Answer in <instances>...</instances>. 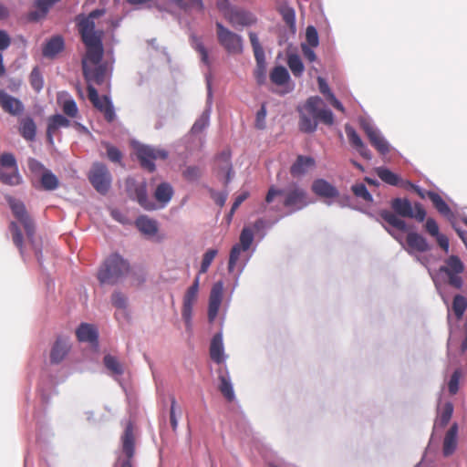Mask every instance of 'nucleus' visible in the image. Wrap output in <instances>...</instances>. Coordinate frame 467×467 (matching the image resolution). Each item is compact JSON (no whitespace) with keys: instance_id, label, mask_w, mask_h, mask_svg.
<instances>
[{"instance_id":"25","label":"nucleus","mask_w":467,"mask_h":467,"mask_svg":"<svg viewBox=\"0 0 467 467\" xmlns=\"http://www.w3.org/2000/svg\"><path fill=\"white\" fill-rule=\"evenodd\" d=\"M314 158L309 156L298 155L296 161L290 167V173L293 177H300L306 174L309 169L315 167Z\"/></svg>"},{"instance_id":"49","label":"nucleus","mask_w":467,"mask_h":467,"mask_svg":"<svg viewBox=\"0 0 467 467\" xmlns=\"http://www.w3.org/2000/svg\"><path fill=\"white\" fill-rule=\"evenodd\" d=\"M287 65L295 77H301L304 72V65L296 54H290L287 57Z\"/></svg>"},{"instance_id":"9","label":"nucleus","mask_w":467,"mask_h":467,"mask_svg":"<svg viewBox=\"0 0 467 467\" xmlns=\"http://www.w3.org/2000/svg\"><path fill=\"white\" fill-rule=\"evenodd\" d=\"M88 178L98 192L106 194L109 192L111 185V174L105 164L95 162Z\"/></svg>"},{"instance_id":"13","label":"nucleus","mask_w":467,"mask_h":467,"mask_svg":"<svg viewBox=\"0 0 467 467\" xmlns=\"http://www.w3.org/2000/svg\"><path fill=\"white\" fill-rule=\"evenodd\" d=\"M126 188L129 195L135 199L144 209L152 211L157 208L154 202L148 196L147 184L145 182L137 183L134 179L129 178L126 181Z\"/></svg>"},{"instance_id":"44","label":"nucleus","mask_w":467,"mask_h":467,"mask_svg":"<svg viewBox=\"0 0 467 467\" xmlns=\"http://www.w3.org/2000/svg\"><path fill=\"white\" fill-rule=\"evenodd\" d=\"M466 308H467V298L460 294L454 296L452 304H451V311L455 315L457 320H460L462 318Z\"/></svg>"},{"instance_id":"53","label":"nucleus","mask_w":467,"mask_h":467,"mask_svg":"<svg viewBox=\"0 0 467 467\" xmlns=\"http://www.w3.org/2000/svg\"><path fill=\"white\" fill-rule=\"evenodd\" d=\"M254 241L253 230L249 227H244L239 237V244L244 251H247Z\"/></svg>"},{"instance_id":"3","label":"nucleus","mask_w":467,"mask_h":467,"mask_svg":"<svg viewBox=\"0 0 467 467\" xmlns=\"http://www.w3.org/2000/svg\"><path fill=\"white\" fill-rule=\"evenodd\" d=\"M105 13V9H95L87 16L79 15L76 17L78 30L81 36L82 42L102 39L103 32L101 30H95L94 20L102 16Z\"/></svg>"},{"instance_id":"6","label":"nucleus","mask_w":467,"mask_h":467,"mask_svg":"<svg viewBox=\"0 0 467 467\" xmlns=\"http://www.w3.org/2000/svg\"><path fill=\"white\" fill-rule=\"evenodd\" d=\"M465 269L464 264L457 255H450L444 265L439 269L441 274L445 275L448 284L455 289H462L463 279L462 274Z\"/></svg>"},{"instance_id":"20","label":"nucleus","mask_w":467,"mask_h":467,"mask_svg":"<svg viewBox=\"0 0 467 467\" xmlns=\"http://www.w3.org/2000/svg\"><path fill=\"white\" fill-rule=\"evenodd\" d=\"M70 120L61 114H55L47 119V140L50 145L54 144V136L57 135L61 128H68Z\"/></svg>"},{"instance_id":"33","label":"nucleus","mask_w":467,"mask_h":467,"mask_svg":"<svg viewBox=\"0 0 467 467\" xmlns=\"http://www.w3.org/2000/svg\"><path fill=\"white\" fill-rule=\"evenodd\" d=\"M136 227L144 234L153 236L158 232V223L155 220L145 215L137 218L135 222Z\"/></svg>"},{"instance_id":"5","label":"nucleus","mask_w":467,"mask_h":467,"mask_svg":"<svg viewBox=\"0 0 467 467\" xmlns=\"http://www.w3.org/2000/svg\"><path fill=\"white\" fill-rule=\"evenodd\" d=\"M135 455V435L133 425L129 422L121 436V453L118 456L115 467H133Z\"/></svg>"},{"instance_id":"42","label":"nucleus","mask_w":467,"mask_h":467,"mask_svg":"<svg viewBox=\"0 0 467 467\" xmlns=\"http://www.w3.org/2000/svg\"><path fill=\"white\" fill-rule=\"evenodd\" d=\"M219 382L220 392L228 401H232L234 399V392L228 374L219 375Z\"/></svg>"},{"instance_id":"19","label":"nucleus","mask_w":467,"mask_h":467,"mask_svg":"<svg viewBox=\"0 0 467 467\" xmlns=\"http://www.w3.org/2000/svg\"><path fill=\"white\" fill-rule=\"evenodd\" d=\"M83 75L88 85L92 83L102 85L107 78V66L105 64L88 67L83 63Z\"/></svg>"},{"instance_id":"7","label":"nucleus","mask_w":467,"mask_h":467,"mask_svg":"<svg viewBox=\"0 0 467 467\" xmlns=\"http://www.w3.org/2000/svg\"><path fill=\"white\" fill-rule=\"evenodd\" d=\"M216 35L219 44L233 55L241 54L244 49L243 38L238 34L225 27L222 23L216 22Z\"/></svg>"},{"instance_id":"30","label":"nucleus","mask_w":467,"mask_h":467,"mask_svg":"<svg viewBox=\"0 0 467 467\" xmlns=\"http://www.w3.org/2000/svg\"><path fill=\"white\" fill-rule=\"evenodd\" d=\"M69 348L70 347L67 341L57 338L50 351V362L59 364L67 355Z\"/></svg>"},{"instance_id":"34","label":"nucleus","mask_w":467,"mask_h":467,"mask_svg":"<svg viewBox=\"0 0 467 467\" xmlns=\"http://www.w3.org/2000/svg\"><path fill=\"white\" fill-rule=\"evenodd\" d=\"M19 133L28 141H33L35 140L36 126L32 118L26 117L20 119Z\"/></svg>"},{"instance_id":"18","label":"nucleus","mask_w":467,"mask_h":467,"mask_svg":"<svg viewBox=\"0 0 467 467\" xmlns=\"http://www.w3.org/2000/svg\"><path fill=\"white\" fill-rule=\"evenodd\" d=\"M223 296V284L222 281L216 282L210 292L208 306V319L213 322L219 312Z\"/></svg>"},{"instance_id":"22","label":"nucleus","mask_w":467,"mask_h":467,"mask_svg":"<svg viewBox=\"0 0 467 467\" xmlns=\"http://www.w3.org/2000/svg\"><path fill=\"white\" fill-rule=\"evenodd\" d=\"M312 192L322 198H336L339 195L337 189L324 179H317L311 186Z\"/></svg>"},{"instance_id":"47","label":"nucleus","mask_w":467,"mask_h":467,"mask_svg":"<svg viewBox=\"0 0 467 467\" xmlns=\"http://www.w3.org/2000/svg\"><path fill=\"white\" fill-rule=\"evenodd\" d=\"M9 230L12 234V240L14 244L18 248L21 255L24 254V242H23V234L20 230V227L16 222H11L9 224Z\"/></svg>"},{"instance_id":"43","label":"nucleus","mask_w":467,"mask_h":467,"mask_svg":"<svg viewBox=\"0 0 467 467\" xmlns=\"http://www.w3.org/2000/svg\"><path fill=\"white\" fill-rule=\"evenodd\" d=\"M271 81L278 86L285 85L289 80V73L283 66H277L270 73Z\"/></svg>"},{"instance_id":"12","label":"nucleus","mask_w":467,"mask_h":467,"mask_svg":"<svg viewBox=\"0 0 467 467\" xmlns=\"http://www.w3.org/2000/svg\"><path fill=\"white\" fill-rule=\"evenodd\" d=\"M9 206L14 216L23 225L26 237L28 241L34 244V235L36 232L35 223L28 214L25 204L17 200L10 199Z\"/></svg>"},{"instance_id":"2","label":"nucleus","mask_w":467,"mask_h":467,"mask_svg":"<svg viewBox=\"0 0 467 467\" xmlns=\"http://www.w3.org/2000/svg\"><path fill=\"white\" fill-rule=\"evenodd\" d=\"M276 196H284V207L290 208L292 211L301 210L308 204L306 192L296 184L291 185L286 190L271 186L265 196V202L271 203Z\"/></svg>"},{"instance_id":"31","label":"nucleus","mask_w":467,"mask_h":467,"mask_svg":"<svg viewBox=\"0 0 467 467\" xmlns=\"http://www.w3.org/2000/svg\"><path fill=\"white\" fill-rule=\"evenodd\" d=\"M77 337L79 341L82 342H89L91 344L98 343V330L97 328L87 323L81 324L77 331H76Z\"/></svg>"},{"instance_id":"58","label":"nucleus","mask_w":467,"mask_h":467,"mask_svg":"<svg viewBox=\"0 0 467 467\" xmlns=\"http://www.w3.org/2000/svg\"><path fill=\"white\" fill-rule=\"evenodd\" d=\"M452 411H453L452 405L451 403H447L444 406L443 410L438 419V424L441 427H445L449 423V421L451 418V415H452Z\"/></svg>"},{"instance_id":"61","label":"nucleus","mask_w":467,"mask_h":467,"mask_svg":"<svg viewBox=\"0 0 467 467\" xmlns=\"http://www.w3.org/2000/svg\"><path fill=\"white\" fill-rule=\"evenodd\" d=\"M201 170L197 166H188L183 171V177L190 182H194L201 177Z\"/></svg>"},{"instance_id":"54","label":"nucleus","mask_w":467,"mask_h":467,"mask_svg":"<svg viewBox=\"0 0 467 467\" xmlns=\"http://www.w3.org/2000/svg\"><path fill=\"white\" fill-rule=\"evenodd\" d=\"M217 254L218 251L216 249H209L204 253L201 263L199 274H205L208 271L211 264L214 260Z\"/></svg>"},{"instance_id":"57","label":"nucleus","mask_w":467,"mask_h":467,"mask_svg":"<svg viewBox=\"0 0 467 467\" xmlns=\"http://www.w3.org/2000/svg\"><path fill=\"white\" fill-rule=\"evenodd\" d=\"M241 252H244L240 244H234L231 251L229 255V262H228V270L229 272H233L234 269V266L239 260Z\"/></svg>"},{"instance_id":"46","label":"nucleus","mask_w":467,"mask_h":467,"mask_svg":"<svg viewBox=\"0 0 467 467\" xmlns=\"http://www.w3.org/2000/svg\"><path fill=\"white\" fill-rule=\"evenodd\" d=\"M317 119H315L313 116L310 117L305 113L300 114L299 129L301 131L306 133H312L317 130Z\"/></svg>"},{"instance_id":"4","label":"nucleus","mask_w":467,"mask_h":467,"mask_svg":"<svg viewBox=\"0 0 467 467\" xmlns=\"http://www.w3.org/2000/svg\"><path fill=\"white\" fill-rule=\"evenodd\" d=\"M0 182L9 186H17L22 182L16 160L13 153L0 155Z\"/></svg>"},{"instance_id":"35","label":"nucleus","mask_w":467,"mask_h":467,"mask_svg":"<svg viewBox=\"0 0 467 467\" xmlns=\"http://www.w3.org/2000/svg\"><path fill=\"white\" fill-rule=\"evenodd\" d=\"M376 172L379 178L387 184L406 187V182H403L398 174L387 168L379 167L376 170Z\"/></svg>"},{"instance_id":"8","label":"nucleus","mask_w":467,"mask_h":467,"mask_svg":"<svg viewBox=\"0 0 467 467\" xmlns=\"http://www.w3.org/2000/svg\"><path fill=\"white\" fill-rule=\"evenodd\" d=\"M135 153L140 166L150 172L154 171L156 169L154 161L165 160L168 157V152L165 150L143 144L136 146Z\"/></svg>"},{"instance_id":"21","label":"nucleus","mask_w":467,"mask_h":467,"mask_svg":"<svg viewBox=\"0 0 467 467\" xmlns=\"http://www.w3.org/2000/svg\"><path fill=\"white\" fill-rule=\"evenodd\" d=\"M424 229L427 234L436 239L438 245L447 254L450 247L449 239L445 234L440 233L437 222L433 218H428Z\"/></svg>"},{"instance_id":"52","label":"nucleus","mask_w":467,"mask_h":467,"mask_svg":"<svg viewBox=\"0 0 467 467\" xmlns=\"http://www.w3.org/2000/svg\"><path fill=\"white\" fill-rule=\"evenodd\" d=\"M105 367L113 374L121 375L123 373V368L119 362L117 358L111 355H106L103 358Z\"/></svg>"},{"instance_id":"36","label":"nucleus","mask_w":467,"mask_h":467,"mask_svg":"<svg viewBox=\"0 0 467 467\" xmlns=\"http://www.w3.org/2000/svg\"><path fill=\"white\" fill-rule=\"evenodd\" d=\"M276 9L281 15L284 22L291 28H296V13L293 7L289 6L286 2L278 3Z\"/></svg>"},{"instance_id":"50","label":"nucleus","mask_w":467,"mask_h":467,"mask_svg":"<svg viewBox=\"0 0 467 467\" xmlns=\"http://www.w3.org/2000/svg\"><path fill=\"white\" fill-rule=\"evenodd\" d=\"M199 277L197 276L183 296V305L193 306L198 298Z\"/></svg>"},{"instance_id":"16","label":"nucleus","mask_w":467,"mask_h":467,"mask_svg":"<svg viewBox=\"0 0 467 467\" xmlns=\"http://www.w3.org/2000/svg\"><path fill=\"white\" fill-rule=\"evenodd\" d=\"M214 169L218 176L224 175V184L227 185L233 175L230 149L223 150L214 159Z\"/></svg>"},{"instance_id":"14","label":"nucleus","mask_w":467,"mask_h":467,"mask_svg":"<svg viewBox=\"0 0 467 467\" xmlns=\"http://www.w3.org/2000/svg\"><path fill=\"white\" fill-rule=\"evenodd\" d=\"M220 10L223 11V16L234 27L248 26L256 22V17L249 11L238 7L223 8L219 5Z\"/></svg>"},{"instance_id":"38","label":"nucleus","mask_w":467,"mask_h":467,"mask_svg":"<svg viewBox=\"0 0 467 467\" xmlns=\"http://www.w3.org/2000/svg\"><path fill=\"white\" fill-rule=\"evenodd\" d=\"M64 48L63 38L59 36H53L43 47V56L46 57H53Z\"/></svg>"},{"instance_id":"11","label":"nucleus","mask_w":467,"mask_h":467,"mask_svg":"<svg viewBox=\"0 0 467 467\" xmlns=\"http://www.w3.org/2000/svg\"><path fill=\"white\" fill-rule=\"evenodd\" d=\"M88 97L89 101L104 116V119L111 123L116 118L113 104L109 96L99 97L97 89L93 85H88Z\"/></svg>"},{"instance_id":"28","label":"nucleus","mask_w":467,"mask_h":467,"mask_svg":"<svg viewBox=\"0 0 467 467\" xmlns=\"http://www.w3.org/2000/svg\"><path fill=\"white\" fill-rule=\"evenodd\" d=\"M457 435L458 426L456 423H453L447 431L443 440L442 451L444 456H450L455 451L458 443Z\"/></svg>"},{"instance_id":"51","label":"nucleus","mask_w":467,"mask_h":467,"mask_svg":"<svg viewBox=\"0 0 467 467\" xmlns=\"http://www.w3.org/2000/svg\"><path fill=\"white\" fill-rule=\"evenodd\" d=\"M29 83L36 92H40L44 87V78L38 67H35L29 75Z\"/></svg>"},{"instance_id":"45","label":"nucleus","mask_w":467,"mask_h":467,"mask_svg":"<svg viewBox=\"0 0 467 467\" xmlns=\"http://www.w3.org/2000/svg\"><path fill=\"white\" fill-rule=\"evenodd\" d=\"M41 186L46 191H54L59 185L57 177L49 170H45L40 179Z\"/></svg>"},{"instance_id":"37","label":"nucleus","mask_w":467,"mask_h":467,"mask_svg":"<svg viewBox=\"0 0 467 467\" xmlns=\"http://www.w3.org/2000/svg\"><path fill=\"white\" fill-rule=\"evenodd\" d=\"M318 88L319 91L326 97V99L329 101V103L337 110L341 112H345V108L342 103L335 97V95L330 91V88L324 78H318Z\"/></svg>"},{"instance_id":"32","label":"nucleus","mask_w":467,"mask_h":467,"mask_svg":"<svg viewBox=\"0 0 467 467\" xmlns=\"http://www.w3.org/2000/svg\"><path fill=\"white\" fill-rule=\"evenodd\" d=\"M174 194L172 186L169 182L160 183L154 191L155 200L161 203V207L166 206Z\"/></svg>"},{"instance_id":"48","label":"nucleus","mask_w":467,"mask_h":467,"mask_svg":"<svg viewBox=\"0 0 467 467\" xmlns=\"http://www.w3.org/2000/svg\"><path fill=\"white\" fill-rule=\"evenodd\" d=\"M371 145L382 155L389 151V145L388 141L381 136L379 131L375 135L368 138Z\"/></svg>"},{"instance_id":"15","label":"nucleus","mask_w":467,"mask_h":467,"mask_svg":"<svg viewBox=\"0 0 467 467\" xmlns=\"http://www.w3.org/2000/svg\"><path fill=\"white\" fill-rule=\"evenodd\" d=\"M322 105V99L317 96H314L307 99L305 104V109L311 116L317 119V120H319L327 126H332L334 124L333 113L330 109H320V106Z\"/></svg>"},{"instance_id":"60","label":"nucleus","mask_w":467,"mask_h":467,"mask_svg":"<svg viewBox=\"0 0 467 467\" xmlns=\"http://www.w3.org/2000/svg\"><path fill=\"white\" fill-rule=\"evenodd\" d=\"M105 146H106V149H107L108 158L112 162L120 163L121 159H122L121 151L117 147L112 146L109 143H105Z\"/></svg>"},{"instance_id":"29","label":"nucleus","mask_w":467,"mask_h":467,"mask_svg":"<svg viewBox=\"0 0 467 467\" xmlns=\"http://www.w3.org/2000/svg\"><path fill=\"white\" fill-rule=\"evenodd\" d=\"M60 0H36L34 4L35 10L28 14L31 21H37L47 16L49 9Z\"/></svg>"},{"instance_id":"55","label":"nucleus","mask_w":467,"mask_h":467,"mask_svg":"<svg viewBox=\"0 0 467 467\" xmlns=\"http://www.w3.org/2000/svg\"><path fill=\"white\" fill-rule=\"evenodd\" d=\"M351 190L357 197L361 198L366 202H372V195L368 192L364 183L354 184L352 185Z\"/></svg>"},{"instance_id":"17","label":"nucleus","mask_w":467,"mask_h":467,"mask_svg":"<svg viewBox=\"0 0 467 467\" xmlns=\"http://www.w3.org/2000/svg\"><path fill=\"white\" fill-rule=\"evenodd\" d=\"M87 47L86 56L82 60V64L86 63L88 67L101 64L103 57L102 39L83 42Z\"/></svg>"},{"instance_id":"64","label":"nucleus","mask_w":467,"mask_h":467,"mask_svg":"<svg viewBox=\"0 0 467 467\" xmlns=\"http://www.w3.org/2000/svg\"><path fill=\"white\" fill-rule=\"evenodd\" d=\"M265 119H266V107L265 104H262L260 109L256 113L255 117V127L259 130H264L265 128Z\"/></svg>"},{"instance_id":"27","label":"nucleus","mask_w":467,"mask_h":467,"mask_svg":"<svg viewBox=\"0 0 467 467\" xmlns=\"http://www.w3.org/2000/svg\"><path fill=\"white\" fill-rule=\"evenodd\" d=\"M210 357L213 361L221 364L224 361V349L223 343V336L221 333L215 334L210 345Z\"/></svg>"},{"instance_id":"24","label":"nucleus","mask_w":467,"mask_h":467,"mask_svg":"<svg viewBox=\"0 0 467 467\" xmlns=\"http://www.w3.org/2000/svg\"><path fill=\"white\" fill-rule=\"evenodd\" d=\"M0 105L5 111L14 116L24 110L22 102L5 91H0Z\"/></svg>"},{"instance_id":"59","label":"nucleus","mask_w":467,"mask_h":467,"mask_svg":"<svg viewBox=\"0 0 467 467\" xmlns=\"http://www.w3.org/2000/svg\"><path fill=\"white\" fill-rule=\"evenodd\" d=\"M306 38L309 47H316L318 46V34L313 26H308L306 30Z\"/></svg>"},{"instance_id":"39","label":"nucleus","mask_w":467,"mask_h":467,"mask_svg":"<svg viewBox=\"0 0 467 467\" xmlns=\"http://www.w3.org/2000/svg\"><path fill=\"white\" fill-rule=\"evenodd\" d=\"M379 215L386 223L396 229L402 232L407 231V223L405 221L399 218L394 213L389 210H381L379 211Z\"/></svg>"},{"instance_id":"26","label":"nucleus","mask_w":467,"mask_h":467,"mask_svg":"<svg viewBox=\"0 0 467 467\" xmlns=\"http://www.w3.org/2000/svg\"><path fill=\"white\" fill-rule=\"evenodd\" d=\"M406 243L410 249L420 253L428 252L431 248L427 239L415 232L407 234Z\"/></svg>"},{"instance_id":"23","label":"nucleus","mask_w":467,"mask_h":467,"mask_svg":"<svg viewBox=\"0 0 467 467\" xmlns=\"http://www.w3.org/2000/svg\"><path fill=\"white\" fill-rule=\"evenodd\" d=\"M345 131L349 143L358 151V153L366 160L372 158L370 150L363 143L361 138L357 131L349 125H346Z\"/></svg>"},{"instance_id":"40","label":"nucleus","mask_w":467,"mask_h":467,"mask_svg":"<svg viewBox=\"0 0 467 467\" xmlns=\"http://www.w3.org/2000/svg\"><path fill=\"white\" fill-rule=\"evenodd\" d=\"M249 39L251 42V46L253 47L254 55L256 60V64H258L259 67H262L264 69V56L265 51L263 49V47L261 46L258 36L256 33L250 32L249 33Z\"/></svg>"},{"instance_id":"41","label":"nucleus","mask_w":467,"mask_h":467,"mask_svg":"<svg viewBox=\"0 0 467 467\" xmlns=\"http://www.w3.org/2000/svg\"><path fill=\"white\" fill-rule=\"evenodd\" d=\"M429 199L431 201L435 209L443 216L451 217L452 215L451 210L441 196L435 192L429 193Z\"/></svg>"},{"instance_id":"56","label":"nucleus","mask_w":467,"mask_h":467,"mask_svg":"<svg viewBox=\"0 0 467 467\" xmlns=\"http://www.w3.org/2000/svg\"><path fill=\"white\" fill-rule=\"evenodd\" d=\"M62 110L65 115L70 118H76L78 114V109L74 99H67L62 103Z\"/></svg>"},{"instance_id":"63","label":"nucleus","mask_w":467,"mask_h":467,"mask_svg":"<svg viewBox=\"0 0 467 467\" xmlns=\"http://www.w3.org/2000/svg\"><path fill=\"white\" fill-rule=\"evenodd\" d=\"M460 378H461V372H460V370L457 369L452 373V375L450 379V381L448 383V389H449V392L452 395H454L458 392Z\"/></svg>"},{"instance_id":"10","label":"nucleus","mask_w":467,"mask_h":467,"mask_svg":"<svg viewBox=\"0 0 467 467\" xmlns=\"http://www.w3.org/2000/svg\"><path fill=\"white\" fill-rule=\"evenodd\" d=\"M391 208L394 212L401 216L407 218H415L418 222H423L426 217V211L422 205L416 202L414 206L406 198H395L391 201Z\"/></svg>"},{"instance_id":"62","label":"nucleus","mask_w":467,"mask_h":467,"mask_svg":"<svg viewBox=\"0 0 467 467\" xmlns=\"http://www.w3.org/2000/svg\"><path fill=\"white\" fill-rule=\"evenodd\" d=\"M177 401L174 396L171 397L170 423L173 431H177L178 420L176 416Z\"/></svg>"},{"instance_id":"1","label":"nucleus","mask_w":467,"mask_h":467,"mask_svg":"<svg viewBox=\"0 0 467 467\" xmlns=\"http://www.w3.org/2000/svg\"><path fill=\"white\" fill-rule=\"evenodd\" d=\"M130 272V264L118 254L107 257L98 271L101 285H115Z\"/></svg>"}]
</instances>
